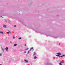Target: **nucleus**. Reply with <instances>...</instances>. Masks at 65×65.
Masks as SVG:
<instances>
[{
	"mask_svg": "<svg viewBox=\"0 0 65 65\" xmlns=\"http://www.w3.org/2000/svg\"><path fill=\"white\" fill-rule=\"evenodd\" d=\"M0 33H1V34H3L4 33L2 31H0Z\"/></svg>",
	"mask_w": 65,
	"mask_h": 65,
	"instance_id": "nucleus-6",
	"label": "nucleus"
},
{
	"mask_svg": "<svg viewBox=\"0 0 65 65\" xmlns=\"http://www.w3.org/2000/svg\"><path fill=\"white\" fill-rule=\"evenodd\" d=\"M7 34H9V32H7Z\"/></svg>",
	"mask_w": 65,
	"mask_h": 65,
	"instance_id": "nucleus-18",
	"label": "nucleus"
},
{
	"mask_svg": "<svg viewBox=\"0 0 65 65\" xmlns=\"http://www.w3.org/2000/svg\"><path fill=\"white\" fill-rule=\"evenodd\" d=\"M17 44H14V46H17Z\"/></svg>",
	"mask_w": 65,
	"mask_h": 65,
	"instance_id": "nucleus-9",
	"label": "nucleus"
},
{
	"mask_svg": "<svg viewBox=\"0 0 65 65\" xmlns=\"http://www.w3.org/2000/svg\"><path fill=\"white\" fill-rule=\"evenodd\" d=\"M64 63V61H61L60 62V63Z\"/></svg>",
	"mask_w": 65,
	"mask_h": 65,
	"instance_id": "nucleus-7",
	"label": "nucleus"
},
{
	"mask_svg": "<svg viewBox=\"0 0 65 65\" xmlns=\"http://www.w3.org/2000/svg\"><path fill=\"white\" fill-rule=\"evenodd\" d=\"M28 49H29V48H27L26 49H25V50H28Z\"/></svg>",
	"mask_w": 65,
	"mask_h": 65,
	"instance_id": "nucleus-12",
	"label": "nucleus"
},
{
	"mask_svg": "<svg viewBox=\"0 0 65 65\" xmlns=\"http://www.w3.org/2000/svg\"><path fill=\"white\" fill-rule=\"evenodd\" d=\"M5 49L6 51V52H8V47H6V48H5Z\"/></svg>",
	"mask_w": 65,
	"mask_h": 65,
	"instance_id": "nucleus-2",
	"label": "nucleus"
},
{
	"mask_svg": "<svg viewBox=\"0 0 65 65\" xmlns=\"http://www.w3.org/2000/svg\"><path fill=\"white\" fill-rule=\"evenodd\" d=\"M18 39H21V38H19Z\"/></svg>",
	"mask_w": 65,
	"mask_h": 65,
	"instance_id": "nucleus-19",
	"label": "nucleus"
},
{
	"mask_svg": "<svg viewBox=\"0 0 65 65\" xmlns=\"http://www.w3.org/2000/svg\"><path fill=\"white\" fill-rule=\"evenodd\" d=\"M26 53V51L24 52V54H25V53Z\"/></svg>",
	"mask_w": 65,
	"mask_h": 65,
	"instance_id": "nucleus-15",
	"label": "nucleus"
},
{
	"mask_svg": "<svg viewBox=\"0 0 65 65\" xmlns=\"http://www.w3.org/2000/svg\"><path fill=\"white\" fill-rule=\"evenodd\" d=\"M0 56H2V54L1 53L0 54Z\"/></svg>",
	"mask_w": 65,
	"mask_h": 65,
	"instance_id": "nucleus-21",
	"label": "nucleus"
},
{
	"mask_svg": "<svg viewBox=\"0 0 65 65\" xmlns=\"http://www.w3.org/2000/svg\"><path fill=\"white\" fill-rule=\"evenodd\" d=\"M56 54L58 55H55V56H57V57H59V56H60V55H62L61 54V53L60 52L57 53H56Z\"/></svg>",
	"mask_w": 65,
	"mask_h": 65,
	"instance_id": "nucleus-1",
	"label": "nucleus"
},
{
	"mask_svg": "<svg viewBox=\"0 0 65 65\" xmlns=\"http://www.w3.org/2000/svg\"><path fill=\"white\" fill-rule=\"evenodd\" d=\"M3 27H4V28H6V25H4L3 26Z\"/></svg>",
	"mask_w": 65,
	"mask_h": 65,
	"instance_id": "nucleus-4",
	"label": "nucleus"
},
{
	"mask_svg": "<svg viewBox=\"0 0 65 65\" xmlns=\"http://www.w3.org/2000/svg\"><path fill=\"white\" fill-rule=\"evenodd\" d=\"M59 64L60 65H62V63H60Z\"/></svg>",
	"mask_w": 65,
	"mask_h": 65,
	"instance_id": "nucleus-10",
	"label": "nucleus"
},
{
	"mask_svg": "<svg viewBox=\"0 0 65 65\" xmlns=\"http://www.w3.org/2000/svg\"><path fill=\"white\" fill-rule=\"evenodd\" d=\"M12 42L11 41L10 42V43H12Z\"/></svg>",
	"mask_w": 65,
	"mask_h": 65,
	"instance_id": "nucleus-25",
	"label": "nucleus"
},
{
	"mask_svg": "<svg viewBox=\"0 0 65 65\" xmlns=\"http://www.w3.org/2000/svg\"><path fill=\"white\" fill-rule=\"evenodd\" d=\"M62 56H63V57H65V55H62Z\"/></svg>",
	"mask_w": 65,
	"mask_h": 65,
	"instance_id": "nucleus-16",
	"label": "nucleus"
},
{
	"mask_svg": "<svg viewBox=\"0 0 65 65\" xmlns=\"http://www.w3.org/2000/svg\"><path fill=\"white\" fill-rule=\"evenodd\" d=\"M14 27H16V25H14Z\"/></svg>",
	"mask_w": 65,
	"mask_h": 65,
	"instance_id": "nucleus-17",
	"label": "nucleus"
},
{
	"mask_svg": "<svg viewBox=\"0 0 65 65\" xmlns=\"http://www.w3.org/2000/svg\"><path fill=\"white\" fill-rule=\"evenodd\" d=\"M31 51L30 50H29L27 52L28 54H29V52H30V51Z\"/></svg>",
	"mask_w": 65,
	"mask_h": 65,
	"instance_id": "nucleus-8",
	"label": "nucleus"
},
{
	"mask_svg": "<svg viewBox=\"0 0 65 65\" xmlns=\"http://www.w3.org/2000/svg\"><path fill=\"white\" fill-rule=\"evenodd\" d=\"M25 62H26V63H28V61L27 60H25Z\"/></svg>",
	"mask_w": 65,
	"mask_h": 65,
	"instance_id": "nucleus-5",
	"label": "nucleus"
},
{
	"mask_svg": "<svg viewBox=\"0 0 65 65\" xmlns=\"http://www.w3.org/2000/svg\"><path fill=\"white\" fill-rule=\"evenodd\" d=\"M34 55H35V54H36V53L35 52H34Z\"/></svg>",
	"mask_w": 65,
	"mask_h": 65,
	"instance_id": "nucleus-13",
	"label": "nucleus"
},
{
	"mask_svg": "<svg viewBox=\"0 0 65 65\" xmlns=\"http://www.w3.org/2000/svg\"><path fill=\"white\" fill-rule=\"evenodd\" d=\"M60 57H61V58H63V56H60Z\"/></svg>",
	"mask_w": 65,
	"mask_h": 65,
	"instance_id": "nucleus-20",
	"label": "nucleus"
},
{
	"mask_svg": "<svg viewBox=\"0 0 65 65\" xmlns=\"http://www.w3.org/2000/svg\"><path fill=\"white\" fill-rule=\"evenodd\" d=\"M32 50V51H33V50H34V49H33V47H32L30 48V51H31V50Z\"/></svg>",
	"mask_w": 65,
	"mask_h": 65,
	"instance_id": "nucleus-3",
	"label": "nucleus"
},
{
	"mask_svg": "<svg viewBox=\"0 0 65 65\" xmlns=\"http://www.w3.org/2000/svg\"><path fill=\"white\" fill-rule=\"evenodd\" d=\"M13 39H14V38H15V37H13Z\"/></svg>",
	"mask_w": 65,
	"mask_h": 65,
	"instance_id": "nucleus-22",
	"label": "nucleus"
},
{
	"mask_svg": "<svg viewBox=\"0 0 65 65\" xmlns=\"http://www.w3.org/2000/svg\"><path fill=\"white\" fill-rule=\"evenodd\" d=\"M2 50L3 51V52H4V49L3 48H2Z\"/></svg>",
	"mask_w": 65,
	"mask_h": 65,
	"instance_id": "nucleus-14",
	"label": "nucleus"
},
{
	"mask_svg": "<svg viewBox=\"0 0 65 65\" xmlns=\"http://www.w3.org/2000/svg\"><path fill=\"white\" fill-rule=\"evenodd\" d=\"M37 58V57L36 56H35L34 57V59H36Z\"/></svg>",
	"mask_w": 65,
	"mask_h": 65,
	"instance_id": "nucleus-11",
	"label": "nucleus"
},
{
	"mask_svg": "<svg viewBox=\"0 0 65 65\" xmlns=\"http://www.w3.org/2000/svg\"><path fill=\"white\" fill-rule=\"evenodd\" d=\"M25 46H26V44H25Z\"/></svg>",
	"mask_w": 65,
	"mask_h": 65,
	"instance_id": "nucleus-24",
	"label": "nucleus"
},
{
	"mask_svg": "<svg viewBox=\"0 0 65 65\" xmlns=\"http://www.w3.org/2000/svg\"><path fill=\"white\" fill-rule=\"evenodd\" d=\"M0 65H2V64H0Z\"/></svg>",
	"mask_w": 65,
	"mask_h": 65,
	"instance_id": "nucleus-27",
	"label": "nucleus"
},
{
	"mask_svg": "<svg viewBox=\"0 0 65 65\" xmlns=\"http://www.w3.org/2000/svg\"><path fill=\"white\" fill-rule=\"evenodd\" d=\"M59 45H60V44H61L59 43Z\"/></svg>",
	"mask_w": 65,
	"mask_h": 65,
	"instance_id": "nucleus-23",
	"label": "nucleus"
},
{
	"mask_svg": "<svg viewBox=\"0 0 65 65\" xmlns=\"http://www.w3.org/2000/svg\"><path fill=\"white\" fill-rule=\"evenodd\" d=\"M59 58H60V57H61V56H59Z\"/></svg>",
	"mask_w": 65,
	"mask_h": 65,
	"instance_id": "nucleus-26",
	"label": "nucleus"
},
{
	"mask_svg": "<svg viewBox=\"0 0 65 65\" xmlns=\"http://www.w3.org/2000/svg\"><path fill=\"white\" fill-rule=\"evenodd\" d=\"M31 65H32V63H31Z\"/></svg>",
	"mask_w": 65,
	"mask_h": 65,
	"instance_id": "nucleus-28",
	"label": "nucleus"
}]
</instances>
